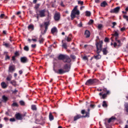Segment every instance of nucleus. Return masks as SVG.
I'll return each mask as SVG.
<instances>
[{"instance_id":"nucleus-35","label":"nucleus","mask_w":128,"mask_h":128,"mask_svg":"<svg viewBox=\"0 0 128 128\" xmlns=\"http://www.w3.org/2000/svg\"><path fill=\"white\" fill-rule=\"evenodd\" d=\"M116 42H117L118 43V48H120V46H122V42H120V40H118Z\"/></svg>"},{"instance_id":"nucleus-7","label":"nucleus","mask_w":128,"mask_h":128,"mask_svg":"<svg viewBox=\"0 0 128 128\" xmlns=\"http://www.w3.org/2000/svg\"><path fill=\"white\" fill-rule=\"evenodd\" d=\"M96 82H98V80L96 78H93V79H89L87 80L85 84L86 86H92L94 84H96Z\"/></svg>"},{"instance_id":"nucleus-38","label":"nucleus","mask_w":128,"mask_h":128,"mask_svg":"<svg viewBox=\"0 0 128 128\" xmlns=\"http://www.w3.org/2000/svg\"><path fill=\"white\" fill-rule=\"evenodd\" d=\"M62 46L65 48V50H66L68 48V46L66 45V43H64L62 45Z\"/></svg>"},{"instance_id":"nucleus-30","label":"nucleus","mask_w":128,"mask_h":128,"mask_svg":"<svg viewBox=\"0 0 128 128\" xmlns=\"http://www.w3.org/2000/svg\"><path fill=\"white\" fill-rule=\"evenodd\" d=\"M112 36L111 38H114V36H118V32L114 31V34H112Z\"/></svg>"},{"instance_id":"nucleus-60","label":"nucleus","mask_w":128,"mask_h":128,"mask_svg":"<svg viewBox=\"0 0 128 128\" xmlns=\"http://www.w3.org/2000/svg\"><path fill=\"white\" fill-rule=\"evenodd\" d=\"M105 125L106 128H110V126L106 122H105Z\"/></svg>"},{"instance_id":"nucleus-28","label":"nucleus","mask_w":128,"mask_h":128,"mask_svg":"<svg viewBox=\"0 0 128 128\" xmlns=\"http://www.w3.org/2000/svg\"><path fill=\"white\" fill-rule=\"evenodd\" d=\"M28 30H34V26L32 24H30L28 26Z\"/></svg>"},{"instance_id":"nucleus-25","label":"nucleus","mask_w":128,"mask_h":128,"mask_svg":"<svg viewBox=\"0 0 128 128\" xmlns=\"http://www.w3.org/2000/svg\"><path fill=\"white\" fill-rule=\"evenodd\" d=\"M2 98L4 102H6L8 100V98L4 95L2 96Z\"/></svg>"},{"instance_id":"nucleus-37","label":"nucleus","mask_w":128,"mask_h":128,"mask_svg":"<svg viewBox=\"0 0 128 128\" xmlns=\"http://www.w3.org/2000/svg\"><path fill=\"white\" fill-rule=\"evenodd\" d=\"M78 4H80V6H84V2L83 1L78 0Z\"/></svg>"},{"instance_id":"nucleus-27","label":"nucleus","mask_w":128,"mask_h":128,"mask_svg":"<svg viewBox=\"0 0 128 128\" xmlns=\"http://www.w3.org/2000/svg\"><path fill=\"white\" fill-rule=\"evenodd\" d=\"M10 84H11L12 86H16V82L14 80H11Z\"/></svg>"},{"instance_id":"nucleus-49","label":"nucleus","mask_w":128,"mask_h":128,"mask_svg":"<svg viewBox=\"0 0 128 128\" xmlns=\"http://www.w3.org/2000/svg\"><path fill=\"white\" fill-rule=\"evenodd\" d=\"M123 18L128 22V16H126V15H124L123 16Z\"/></svg>"},{"instance_id":"nucleus-47","label":"nucleus","mask_w":128,"mask_h":128,"mask_svg":"<svg viewBox=\"0 0 128 128\" xmlns=\"http://www.w3.org/2000/svg\"><path fill=\"white\" fill-rule=\"evenodd\" d=\"M5 60H10V57L8 56V54H6Z\"/></svg>"},{"instance_id":"nucleus-10","label":"nucleus","mask_w":128,"mask_h":128,"mask_svg":"<svg viewBox=\"0 0 128 128\" xmlns=\"http://www.w3.org/2000/svg\"><path fill=\"white\" fill-rule=\"evenodd\" d=\"M120 7L118 6L115 8L114 9L111 10H110V12H111V14H118V12H120Z\"/></svg>"},{"instance_id":"nucleus-8","label":"nucleus","mask_w":128,"mask_h":128,"mask_svg":"<svg viewBox=\"0 0 128 128\" xmlns=\"http://www.w3.org/2000/svg\"><path fill=\"white\" fill-rule=\"evenodd\" d=\"M26 116L24 114H20V113H17L15 114V118L18 120H22Z\"/></svg>"},{"instance_id":"nucleus-22","label":"nucleus","mask_w":128,"mask_h":128,"mask_svg":"<svg viewBox=\"0 0 128 128\" xmlns=\"http://www.w3.org/2000/svg\"><path fill=\"white\" fill-rule=\"evenodd\" d=\"M51 32L54 34L55 32H58V28L56 27H54L51 30Z\"/></svg>"},{"instance_id":"nucleus-54","label":"nucleus","mask_w":128,"mask_h":128,"mask_svg":"<svg viewBox=\"0 0 128 128\" xmlns=\"http://www.w3.org/2000/svg\"><path fill=\"white\" fill-rule=\"evenodd\" d=\"M70 58L72 60H76V56L74 55H71Z\"/></svg>"},{"instance_id":"nucleus-21","label":"nucleus","mask_w":128,"mask_h":128,"mask_svg":"<svg viewBox=\"0 0 128 128\" xmlns=\"http://www.w3.org/2000/svg\"><path fill=\"white\" fill-rule=\"evenodd\" d=\"M44 42V38H42V35H40V38H39V42L40 44H43Z\"/></svg>"},{"instance_id":"nucleus-9","label":"nucleus","mask_w":128,"mask_h":128,"mask_svg":"<svg viewBox=\"0 0 128 128\" xmlns=\"http://www.w3.org/2000/svg\"><path fill=\"white\" fill-rule=\"evenodd\" d=\"M46 9L38 10V14L37 16H39L40 18H44L46 16Z\"/></svg>"},{"instance_id":"nucleus-24","label":"nucleus","mask_w":128,"mask_h":128,"mask_svg":"<svg viewBox=\"0 0 128 128\" xmlns=\"http://www.w3.org/2000/svg\"><path fill=\"white\" fill-rule=\"evenodd\" d=\"M106 6H108V3L106 1H104L100 4V6L102 8H106Z\"/></svg>"},{"instance_id":"nucleus-32","label":"nucleus","mask_w":128,"mask_h":128,"mask_svg":"<svg viewBox=\"0 0 128 128\" xmlns=\"http://www.w3.org/2000/svg\"><path fill=\"white\" fill-rule=\"evenodd\" d=\"M105 78H106V75L104 74H101L100 76V80H104Z\"/></svg>"},{"instance_id":"nucleus-46","label":"nucleus","mask_w":128,"mask_h":128,"mask_svg":"<svg viewBox=\"0 0 128 128\" xmlns=\"http://www.w3.org/2000/svg\"><path fill=\"white\" fill-rule=\"evenodd\" d=\"M112 28H114V26H116V22H112Z\"/></svg>"},{"instance_id":"nucleus-16","label":"nucleus","mask_w":128,"mask_h":128,"mask_svg":"<svg viewBox=\"0 0 128 128\" xmlns=\"http://www.w3.org/2000/svg\"><path fill=\"white\" fill-rule=\"evenodd\" d=\"M84 36L86 38H90V32L88 30H86L84 32Z\"/></svg>"},{"instance_id":"nucleus-45","label":"nucleus","mask_w":128,"mask_h":128,"mask_svg":"<svg viewBox=\"0 0 128 128\" xmlns=\"http://www.w3.org/2000/svg\"><path fill=\"white\" fill-rule=\"evenodd\" d=\"M20 56V53H18V52H14V56H16H16Z\"/></svg>"},{"instance_id":"nucleus-3","label":"nucleus","mask_w":128,"mask_h":128,"mask_svg":"<svg viewBox=\"0 0 128 128\" xmlns=\"http://www.w3.org/2000/svg\"><path fill=\"white\" fill-rule=\"evenodd\" d=\"M98 92H102L99 93V96L101 99L106 100L108 96L110 94V91L108 90L106 88H103L102 89H97Z\"/></svg>"},{"instance_id":"nucleus-5","label":"nucleus","mask_w":128,"mask_h":128,"mask_svg":"<svg viewBox=\"0 0 128 128\" xmlns=\"http://www.w3.org/2000/svg\"><path fill=\"white\" fill-rule=\"evenodd\" d=\"M104 42L102 40L96 42V47L97 50V54H100V52L102 50V44Z\"/></svg>"},{"instance_id":"nucleus-4","label":"nucleus","mask_w":128,"mask_h":128,"mask_svg":"<svg viewBox=\"0 0 128 128\" xmlns=\"http://www.w3.org/2000/svg\"><path fill=\"white\" fill-rule=\"evenodd\" d=\"M78 6H74L71 13V20H74L76 18V15L80 16V10H78Z\"/></svg>"},{"instance_id":"nucleus-51","label":"nucleus","mask_w":128,"mask_h":128,"mask_svg":"<svg viewBox=\"0 0 128 128\" xmlns=\"http://www.w3.org/2000/svg\"><path fill=\"white\" fill-rule=\"evenodd\" d=\"M38 8H40V4H38L35 6L34 8H36V10H38Z\"/></svg>"},{"instance_id":"nucleus-31","label":"nucleus","mask_w":128,"mask_h":128,"mask_svg":"<svg viewBox=\"0 0 128 128\" xmlns=\"http://www.w3.org/2000/svg\"><path fill=\"white\" fill-rule=\"evenodd\" d=\"M31 108L32 110H36L37 108H36V105H32L31 106Z\"/></svg>"},{"instance_id":"nucleus-1","label":"nucleus","mask_w":128,"mask_h":128,"mask_svg":"<svg viewBox=\"0 0 128 128\" xmlns=\"http://www.w3.org/2000/svg\"><path fill=\"white\" fill-rule=\"evenodd\" d=\"M53 70L56 74H64L68 72L70 70V65L66 64L64 66L63 68H60L56 70V68H54Z\"/></svg>"},{"instance_id":"nucleus-62","label":"nucleus","mask_w":128,"mask_h":128,"mask_svg":"<svg viewBox=\"0 0 128 128\" xmlns=\"http://www.w3.org/2000/svg\"><path fill=\"white\" fill-rule=\"evenodd\" d=\"M32 48H36V44H32L31 46Z\"/></svg>"},{"instance_id":"nucleus-26","label":"nucleus","mask_w":128,"mask_h":128,"mask_svg":"<svg viewBox=\"0 0 128 128\" xmlns=\"http://www.w3.org/2000/svg\"><path fill=\"white\" fill-rule=\"evenodd\" d=\"M54 116H52V112H50L49 114V120H50V122H52V120H54Z\"/></svg>"},{"instance_id":"nucleus-61","label":"nucleus","mask_w":128,"mask_h":128,"mask_svg":"<svg viewBox=\"0 0 128 128\" xmlns=\"http://www.w3.org/2000/svg\"><path fill=\"white\" fill-rule=\"evenodd\" d=\"M18 92V90H16V89H15L13 92H12V94H16Z\"/></svg>"},{"instance_id":"nucleus-14","label":"nucleus","mask_w":128,"mask_h":128,"mask_svg":"<svg viewBox=\"0 0 128 128\" xmlns=\"http://www.w3.org/2000/svg\"><path fill=\"white\" fill-rule=\"evenodd\" d=\"M66 55H64L62 54H60L58 57V60H66Z\"/></svg>"},{"instance_id":"nucleus-55","label":"nucleus","mask_w":128,"mask_h":128,"mask_svg":"<svg viewBox=\"0 0 128 128\" xmlns=\"http://www.w3.org/2000/svg\"><path fill=\"white\" fill-rule=\"evenodd\" d=\"M82 59L84 60H88V56H84L82 57Z\"/></svg>"},{"instance_id":"nucleus-11","label":"nucleus","mask_w":128,"mask_h":128,"mask_svg":"<svg viewBox=\"0 0 128 128\" xmlns=\"http://www.w3.org/2000/svg\"><path fill=\"white\" fill-rule=\"evenodd\" d=\"M54 20L56 22H58L60 20V14L56 13L54 15Z\"/></svg>"},{"instance_id":"nucleus-42","label":"nucleus","mask_w":128,"mask_h":128,"mask_svg":"<svg viewBox=\"0 0 128 128\" xmlns=\"http://www.w3.org/2000/svg\"><path fill=\"white\" fill-rule=\"evenodd\" d=\"M94 24V20H90L88 22V24L90 25V24Z\"/></svg>"},{"instance_id":"nucleus-52","label":"nucleus","mask_w":128,"mask_h":128,"mask_svg":"<svg viewBox=\"0 0 128 128\" xmlns=\"http://www.w3.org/2000/svg\"><path fill=\"white\" fill-rule=\"evenodd\" d=\"M118 43L114 42V48H116V46H118Z\"/></svg>"},{"instance_id":"nucleus-17","label":"nucleus","mask_w":128,"mask_h":128,"mask_svg":"<svg viewBox=\"0 0 128 128\" xmlns=\"http://www.w3.org/2000/svg\"><path fill=\"white\" fill-rule=\"evenodd\" d=\"M0 86H2V88L6 89V88H8V84H6V82H2L0 83Z\"/></svg>"},{"instance_id":"nucleus-6","label":"nucleus","mask_w":128,"mask_h":128,"mask_svg":"<svg viewBox=\"0 0 128 128\" xmlns=\"http://www.w3.org/2000/svg\"><path fill=\"white\" fill-rule=\"evenodd\" d=\"M50 24V22H44V24H41L40 25V28H42L44 26L45 30H44V32L42 31L41 34H44L48 32V26Z\"/></svg>"},{"instance_id":"nucleus-53","label":"nucleus","mask_w":128,"mask_h":128,"mask_svg":"<svg viewBox=\"0 0 128 128\" xmlns=\"http://www.w3.org/2000/svg\"><path fill=\"white\" fill-rule=\"evenodd\" d=\"M16 56H14L12 57V60H13V62H15L16 60Z\"/></svg>"},{"instance_id":"nucleus-33","label":"nucleus","mask_w":128,"mask_h":128,"mask_svg":"<svg viewBox=\"0 0 128 128\" xmlns=\"http://www.w3.org/2000/svg\"><path fill=\"white\" fill-rule=\"evenodd\" d=\"M24 50H25V52H28V50H30V48L28 47V46H25L24 48Z\"/></svg>"},{"instance_id":"nucleus-44","label":"nucleus","mask_w":128,"mask_h":128,"mask_svg":"<svg viewBox=\"0 0 128 128\" xmlns=\"http://www.w3.org/2000/svg\"><path fill=\"white\" fill-rule=\"evenodd\" d=\"M104 42H110V39L108 38H104Z\"/></svg>"},{"instance_id":"nucleus-58","label":"nucleus","mask_w":128,"mask_h":128,"mask_svg":"<svg viewBox=\"0 0 128 128\" xmlns=\"http://www.w3.org/2000/svg\"><path fill=\"white\" fill-rule=\"evenodd\" d=\"M124 30H126V28L122 27L120 28V31L121 32H124Z\"/></svg>"},{"instance_id":"nucleus-43","label":"nucleus","mask_w":128,"mask_h":128,"mask_svg":"<svg viewBox=\"0 0 128 128\" xmlns=\"http://www.w3.org/2000/svg\"><path fill=\"white\" fill-rule=\"evenodd\" d=\"M3 46H6V48H10V44L8 43H4L3 44Z\"/></svg>"},{"instance_id":"nucleus-29","label":"nucleus","mask_w":128,"mask_h":128,"mask_svg":"<svg viewBox=\"0 0 128 128\" xmlns=\"http://www.w3.org/2000/svg\"><path fill=\"white\" fill-rule=\"evenodd\" d=\"M102 106L103 108H108V104H106V101H103Z\"/></svg>"},{"instance_id":"nucleus-57","label":"nucleus","mask_w":128,"mask_h":128,"mask_svg":"<svg viewBox=\"0 0 128 128\" xmlns=\"http://www.w3.org/2000/svg\"><path fill=\"white\" fill-rule=\"evenodd\" d=\"M10 122H16V119H15L14 118H10Z\"/></svg>"},{"instance_id":"nucleus-18","label":"nucleus","mask_w":128,"mask_h":128,"mask_svg":"<svg viewBox=\"0 0 128 128\" xmlns=\"http://www.w3.org/2000/svg\"><path fill=\"white\" fill-rule=\"evenodd\" d=\"M98 55L94 56L92 58H95V60H100L102 58V56L100 54H98Z\"/></svg>"},{"instance_id":"nucleus-2","label":"nucleus","mask_w":128,"mask_h":128,"mask_svg":"<svg viewBox=\"0 0 128 128\" xmlns=\"http://www.w3.org/2000/svg\"><path fill=\"white\" fill-rule=\"evenodd\" d=\"M90 108H88V112H86L85 110H81V114H86L85 116H82L80 114H77L76 116H74V121L76 122L78 120H80V118H90Z\"/></svg>"},{"instance_id":"nucleus-20","label":"nucleus","mask_w":128,"mask_h":128,"mask_svg":"<svg viewBox=\"0 0 128 128\" xmlns=\"http://www.w3.org/2000/svg\"><path fill=\"white\" fill-rule=\"evenodd\" d=\"M72 34H70L68 36L66 37V36L65 40L67 42H70V40H72Z\"/></svg>"},{"instance_id":"nucleus-15","label":"nucleus","mask_w":128,"mask_h":128,"mask_svg":"<svg viewBox=\"0 0 128 128\" xmlns=\"http://www.w3.org/2000/svg\"><path fill=\"white\" fill-rule=\"evenodd\" d=\"M65 60H64V62H68L70 64V62H72V60H70V58L66 55V56Z\"/></svg>"},{"instance_id":"nucleus-64","label":"nucleus","mask_w":128,"mask_h":128,"mask_svg":"<svg viewBox=\"0 0 128 128\" xmlns=\"http://www.w3.org/2000/svg\"><path fill=\"white\" fill-rule=\"evenodd\" d=\"M95 2H96V4H100V0H94Z\"/></svg>"},{"instance_id":"nucleus-23","label":"nucleus","mask_w":128,"mask_h":128,"mask_svg":"<svg viewBox=\"0 0 128 128\" xmlns=\"http://www.w3.org/2000/svg\"><path fill=\"white\" fill-rule=\"evenodd\" d=\"M116 118V117H114V116L111 117L108 120V124H110V122H114V120Z\"/></svg>"},{"instance_id":"nucleus-19","label":"nucleus","mask_w":128,"mask_h":128,"mask_svg":"<svg viewBox=\"0 0 128 128\" xmlns=\"http://www.w3.org/2000/svg\"><path fill=\"white\" fill-rule=\"evenodd\" d=\"M102 52L104 56H106V54H108V48L106 47L104 48Z\"/></svg>"},{"instance_id":"nucleus-48","label":"nucleus","mask_w":128,"mask_h":128,"mask_svg":"<svg viewBox=\"0 0 128 128\" xmlns=\"http://www.w3.org/2000/svg\"><path fill=\"white\" fill-rule=\"evenodd\" d=\"M4 16H6V15L4 14H2L0 15V18H4Z\"/></svg>"},{"instance_id":"nucleus-39","label":"nucleus","mask_w":128,"mask_h":128,"mask_svg":"<svg viewBox=\"0 0 128 128\" xmlns=\"http://www.w3.org/2000/svg\"><path fill=\"white\" fill-rule=\"evenodd\" d=\"M125 108H126V112H128V103H126L124 104Z\"/></svg>"},{"instance_id":"nucleus-12","label":"nucleus","mask_w":128,"mask_h":128,"mask_svg":"<svg viewBox=\"0 0 128 128\" xmlns=\"http://www.w3.org/2000/svg\"><path fill=\"white\" fill-rule=\"evenodd\" d=\"M20 62L22 64H26V62H28V59L26 56L21 57Z\"/></svg>"},{"instance_id":"nucleus-40","label":"nucleus","mask_w":128,"mask_h":128,"mask_svg":"<svg viewBox=\"0 0 128 128\" xmlns=\"http://www.w3.org/2000/svg\"><path fill=\"white\" fill-rule=\"evenodd\" d=\"M20 106H25V104H26V103H24V102L23 100H20Z\"/></svg>"},{"instance_id":"nucleus-63","label":"nucleus","mask_w":128,"mask_h":128,"mask_svg":"<svg viewBox=\"0 0 128 128\" xmlns=\"http://www.w3.org/2000/svg\"><path fill=\"white\" fill-rule=\"evenodd\" d=\"M78 26H79V28H82V22H80V24H78Z\"/></svg>"},{"instance_id":"nucleus-41","label":"nucleus","mask_w":128,"mask_h":128,"mask_svg":"<svg viewBox=\"0 0 128 128\" xmlns=\"http://www.w3.org/2000/svg\"><path fill=\"white\" fill-rule=\"evenodd\" d=\"M12 106H16V108H18V104L16 102H14L12 104Z\"/></svg>"},{"instance_id":"nucleus-50","label":"nucleus","mask_w":128,"mask_h":128,"mask_svg":"<svg viewBox=\"0 0 128 128\" xmlns=\"http://www.w3.org/2000/svg\"><path fill=\"white\" fill-rule=\"evenodd\" d=\"M90 108H96V104H90Z\"/></svg>"},{"instance_id":"nucleus-59","label":"nucleus","mask_w":128,"mask_h":128,"mask_svg":"<svg viewBox=\"0 0 128 128\" xmlns=\"http://www.w3.org/2000/svg\"><path fill=\"white\" fill-rule=\"evenodd\" d=\"M5 114H6V116H10V110H8V112H5Z\"/></svg>"},{"instance_id":"nucleus-56","label":"nucleus","mask_w":128,"mask_h":128,"mask_svg":"<svg viewBox=\"0 0 128 128\" xmlns=\"http://www.w3.org/2000/svg\"><path fill=\"white\" fill-rule=\"evenodd\" d=\"M6 80H8V82H10V80H12V78L10 77H7L6 78Z\"/></svg>"},{"instance_id":"nucleus-13","label":"nucleus","mask_w":128,"mask_h":128,"mask_svg":"<svg viewBox=\"0 0 128 128\" xmlns=\"http://www.w3.org/2000/svg\"><path fill=\"white\" fill-rule=\"evenodd\" d=\"M16 70V66L14 65L10 66L8 68V72L12 73Z\"/></svg>"},{"instance_id":"nucleus-36","label":"nucleus","mask_w":128,"mask_h":128,"mask_svg":"<svg viewBox=\"0 0 128 128\" xmlns=\"http://www.w3.org/2000/svg\"><path fill=\"white\" fill-rule=\"evenodd\" d=\"M104 28V26H102V24H99L98 26V30H102V28Z\"/></svg>"},{"instance_id":"nucleus-34","label":"nucleus","mask_w":128,"mask_h":128,"mask_svg":"<svg viewBox=\"0 0 128 128\" xmlns=\"http://www.w3.org/2000/svg\"><path fill=\"white\" fill-rule=\"evenodd\" d=\"M91 13L89 11L86 12V16H90Z\"/></svg>"}]
</instances>
